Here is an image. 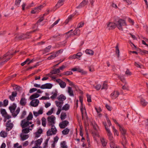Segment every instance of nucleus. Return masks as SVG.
<instances>
[{
  "mask_svg": "<svg viewBox=\"0 0 148 148\" xmlns=\"http://www.w3.org/2000/svg\"><path fill=\"white\" fill-rule=\"evenodd\" d=\"M7 133L4 131H2L0 133V136L5 138L7 136Z\"/></svg>",
  "mask_w": 148,
  "mask_h": 148,
  "instance_id": "f704fd0d",
  "label": "nucleus"
},
{
  "mask_svg": "<svg viewBox=\"0 0 148 148\" xmlns=\"http://www.w3.org/2000/svg\"><path fill=\"white\" fill-rule=\"evenodd\" d=\"M13 88L19 92L21 91L22 90V88L21 87L17 85L14 86Z\"/></svg>",
  "mask_w": 148,
  "mask_h": 148,
  "instance_id": "79ce46f5",
  "label": "nucleus"
},
{
  "mask_svg": "<svg viewBox=\"0 0 148 148\" xmlns=\"http://www.w3.org/2000/svg\"><path fill=\"white\" fill-rule=\"evenodd\" d=\"M112 129L113 130V132L114 135H116L117 136H119V133L118 131L114 127L112 126Z\"/></svg>",
  "mask_w": 148,
  "mask_h": 148,
  "instance_id": "c03bdc74",
  "label": "nucleus"
},
{
  "mask_svg": "<svg viewBox=\"0 0 148 148\" xmlns=\"http://www.w3.org/2000/svg\"><path fill=\"white\" fill-rule=\"evenodd\" d=\"M122 144L124 146V145L126 144L127 143V141L126 139V138L123 136L122 138Z\"/></svg>",
  "mask_w": 148,
  "mask_h": 148,
  "instance_id": "603ef678",
  "label": "nucleus"
},
{
  "mask_svg": "<svg viewBox=\"0 0 148 148\" xmlns=\"http://www.w3.org/2000/svg\"><path fill=\"white\" fill-rule=\"evenodd\" d=\"M74 35L79 36L80 34V30L78 28H76L74 31Z\"/></svg>",
  "mask_w": 148,
  "mask_h": 148,
  "instance_id": "37998d69",
  "label": "nucleus"
},
{
  "mask_svg": "<svg viewBox=\"0 0 148 148\" xmlns=\"http://www.w3.org/2000/svg\"><path fill=\"white\" fill-rule=\"evenodd\" d=\"M16 107V104H13L11 106L9 107V109L11 112H13L14 111Z\"/></svg>",
  "mask_w": 148,
  "mask_h": 148,
  "instance_id": "2f4dec72",
  "label": "nucleus"
},
{
  "mask_svg": "<svg viewBox=\"0 0 148 148\" xmlns=\"http://www.w3.org/2000/svg\"><path fill=\"white\" fill-rule=\"evenodd\" d=\"M119 93L117 91H114L110 95V97L112 99H115L118 97Z\"/></svg>",
  "mask_w": 148,
  "mask_h": 148,
  "instance_id": "f3484780",
  "label": "nucleus"
},
{
  "mask_svg": "<svg viewBox=\"0 0 148 148\" xmlns=\"http://www.w3.org/2000/svg\"><path fill=\"white\" fill-rule=\"evenodd\" d=\"M21 0H16L15 5L17 6H18L20 4Z\"/></svg>",
  "mask_w": 148,
  "mask_h": 148,
  "instance_id": "774afa93",
  "label": "nucleus"
},
{
  "mask_svg": "<svg viewBox=\"0 0 148 148\" xmlns=\"http://www.w3.org/2000/svg\"><path fill=\"white\" fill-rule=\"evenodd\" d=\"M56 82L59 85L60 87L62 88H64L66 87V84L60 79H56Z\"/></svg>",
  "mask_w": 148,
  "mask_h": 148,
  "instance_id": "9b49d317",
  "label": "nucleus"
},
{
  "mask_svg": "<svg viewBox=\"0 0 148 148\" xmlns=\"http://www.w3.org/2000/svg\"><path fill=\"white\" fill-rule=\"evenodd\" d=\"M93 86L97 90H99L101 87V85L99 84H97L96 86H95L94 85Z\"/></svg>",
  "mask_w": 148,
  "mask_h": 148,
  "instance_id": "5fc2aeb1",
  "label": "nucleus"
},
{
  "mask_svg": "<svg viewBox=\"0 0 148 148\" xmlns=\"http://www.w3.org/2000/svg\"><path fill=\"white\" fill-rule=\"evenodd\" d=\"M61 147L62 148H67L68 146L66 145L65 141H63L61 142L60 144Z\"/></svg>",
  "mask_w": 148,
  "mask_h": 148,
  "instance_id": "4c0bfd02",
  "label": "nucleus"
},
{
  "mask_svg": "<svg viewBox=\"0 0 148 148\" xmlns=\"http://www.w3.org/2000/svg\"><path fill=\"white\" fill-rule=\"evenodd\" d=\"M51 47V46H49L46 48L45 49V51L46 52H48L50 51Z\"/></svg>",
  "mask_w": 148,
  "mask_h": 148,
  "instance_id": "69168bd1",
  "label": "nucleus"
},
{
  "mask_svg": "<svg viewBox=\"0 0 148 148\" xmlns=\"http://www.w3.org/2000/svg\"><path fill=\"white\" fill-rule=\"evenodd\" d=\"M60 71L58 69H55L51 72V73L53 74H56L60 73Z\"/></svg>",
  "mask_w": 148,
  "mask_h": 148,
  "instance_id": "09e8293b",
  "label": "nucleus"
},
{
  "mask_svg": "<svg viewBox=\"0 0 148 148\" xmlns=\"http://www.w3.org/2000/svg\"><path fill=\"white\" fill-rule=\"evenodd\" d=\"M32 124V122H30L28 121L26 119H25L21 121V125L22 128H25L27 127H29L30 126L29 125H31Z\"/></svg>",
  "mask_w": 148,
  "mask_h": 148,
  "instance_id": "39448f33",
  "label": "nucleus"
},
{
  "mask_svg": "<svg viewBox=\"0 0 148 148\" xmlns=\"http://www.w3.org/2000/svg\"><path fill=\"white\" fill-rule=\"evenodd\" d=\"M58 94V92L57 90H55L53 91L51 95H52L50 97V98L53 100H54L57 98Z\"/></svg>",
  "mask_w": 148,
  "mask_h": 148,
  "instance_id": "2eb2a0df",
  "label": "nucleus"
},
{
  "mask_svg": "<svg viewBox=\"0 0 148 148\" xmlns=\"http://www.w3.org/2000/svg\"><path fill=\"white\" fill-rule=\"evenodd\" d=\"M34 127V124L31 125L29 127H27L23 129L22 130V132L26 134L29 133L30 131H31L33 129Z\"/></svg>",
  "mask_w": 148,
  "mask_h": 148,
  "instance_id": "6e6552de",
  "label": "nucleus"
},
{
  "mask_svg": "<svg viewBox=\"0 0 148 148\" xmlns=\"http://www.w3.org/2000/svg\"><path fill=\"white\" fill-rule=\"evenodd\" d=\"M40 96V95L37 93H36L31 95L30 97V99L31 100L34 99H35L37 98Z\"/></svg>",
  "mask_w": 148,
  "mask_h": 148,
  "instance_id": "c756f323",
  "label": "nucleus"
},
{
  "mask_svg": "<svg viewBox=\"0 0 148 148\" xmlns=\"http://www.w3.org/2000/svg\"><path fill=\"white\" fill-rule=\"evenodd\" d=\"M119 129L122 135L124 136L126 134V130L121 125L119 126Z\"/></svg>",
  "mask_w": 148,
  "mask_h": 148,
  "instance_id": "a878e982",
  "label": "nucleus"
},
{
  "mask_svg": "<svg viewBox=\"0 0 148 148\" xmlns=\"http://www.w3.org/2000/svg\"><path fill=\"white\" fill-rule=\"evenodd\" d=\"M69 122L67 120H65L60 122L59 124L60 128L61 129L65 128L69 124Z\"/></svg>",
  "mask_w": 148,
  "mask_h": 148,
  "instance_id": "9d476101",
  "label": "nucleus"
},
{
  "mask_svg": "<svg viewBox=\"0 0 148 148\" xmlns=\"http://www.w3.org/2000/svg\"><path fill=\"white\" fill-rule=\"evenodd\" d=\"M57 99L60 101H63L66 99V96L63 94H61L57 98Z\"/></svg>",
  "mask_w": 148,
  "mask_h": 148,
  "instance_id": "bb28decb",
  "label": "nucleus"
},
{
  "mask_svg": "<svg viewBox=\"0 0 148 148\" xmlns=\"http://www.w3.org/2000/svg\"><path fill=\"white\" fill-rule=\"evenodd\" d=\"M116 26L120 30H123V26H127V25L125 20L120 19L116 22Z\"/></svg>",
  "mask_w": 148,
  "mask_h": 148,
  "instance_id": "7ed1b4c3",
  "label": "nucleus"
},
{
  "mask_svg": "<svg viewBox=\"0 0 148 148\" xmlns=\"http://www.w3.org/2000/svg\"><path fill=\"white\" fill-rule=\"evenodd\" d=\"M70 131V129L68 128H66L64 129L62 132V133L63 135H66L68 134Z\"/></svg>",
  "mask_w": 148,
  "mask_h": 148,
  "instance_id": "ea45409f",
  "label": "nucleus"
},
{
  "mask_svg": "<svg viewBox=\"0 0 148 148\" xmlns=\"http://www.w3.org/2000/svg\"><path fill=\"white\" fill-rule=\"evenodd\" d=\"M73 74V73L71 71H67L64 73V74L66 75H69Z\"/></svg>",
  "mask_w": 148,
  "mask_h": 148,
  "instance_id": "052dcab7",
  "label": "nucleus"
},
{
  "mask_svg": "<svg viewBox=\"0 0 148 148\" xmlns=\"http://www.w3.org/2000/svg\"><path fill=\"white\" fill-rule=\"evenodd\" d=\"M33 118V115L32 114V113H30L28 116L27 117V118L26 119H27L28 120V121H29V120H32V119Z\"/></svg>",
  "mask_w": 148,
  "mask_h": 148,
  "instance_id": "864d4df0",
  "label": "nucleus"
},
{
  "mask_svg": "<svg viewBox=\"0 0 148 148\" xmlns=\"http://www.w3.org/2000/svg\"><path fill=\"white\" fill-rule=\"evenodd\" d=\"M68 92L70 96L71 97L74 96L72 88L70 87H68Z\"/></svg>",
  "mask_w": 148,
  "mask_h": 148,
  "instance_id": "cd10ccee",
  "label": "nucleus"
},
{
  "mask_svg": "<svg viewBox=\"0 0 148 148\" xmlns=\"http://www.w3.org/2000/svg\"><path fill=\"white\" fill-rule=\"evenodd\" d=\"M63 102L61 101H55V103L57 107H58L61 108L62 107V106L63 104Z\"/></svg>",
  "mask_w": 148,
  "mask_h": 148,
  "instance_id": "c85d7f7f",
  "label": "nucleus"
},
{
  "mask_svg": "<svg viewBox=\"0 0 148 148\" xmlns=\"http://www.w3.org/2000/svg\"><path fill=\"white\" fill-rule=\"evenodd\" d=\"M47 119L49 125L51 126L54 125L55 123L56 119V118L54 116L51 115L49 116L48 117Z\"/></svg>",
  "mask_w": 148,
  "mask_h": 148,
  "instance_id": "423d86ee",
  "label": "nucleus"
},
{
  "mask_svg": "<svg viewBox=\"0 0 148 148\" xmlns=\"http://www.w3.org/2000/svg\"><path fill=\"white\" fill-rule=\"evenodd\" d=\"M63 4V3L61 2L59 0L58 3L56 5V6L57 8H58L60 7Z\"/></svg>",
  "mask_w": 148,
  "mask_h": 148,
  "instance_id": "8fccbe9b",
  "label": "nucleus"
},
{
  "mask_svg": "<svg viewBox=\"0 0 148 148\" xmlns=\"http://www.w3.org/2000/svg\"><path fill=\"white\" fill-rule=\"evenodd\" d=\"M121 81L125 84V85L123 86L122 87V89L123 90H129V87L127 85V82L126 81L125 79H121Z\"/></svg>",
  "mask_w": 148,
  "mask_h": 148,
  "instance_id": "6ab92c4d",
  "label": "nucleus"
},
{
  "mask_svg": "<svg viewBox=\"0 0 148 148\" xmlns=\"http://www.w3.org/2000/svg\"><path fill=\"white\" fill-rule=\"evenodd\" d=\"M13 55V53L8 51L3 56L0 57V60H4L0 64H4L5 62L8 61L12 58V56Z\"/></svg>",
  "mask_w": 148,
  "mask_h": 148,
  "instance_id": "f257e3e1",
  "label": "nucleus"
},
{
  "mask_svg": "<svg viewBox=\"0 0 148 148\" xmlns=\"http://www.w3.org/2000/svg\"><path fill=\"white\" fill-rule=\"evenodd\" d=\"M53 108H51V110L49 111L47 113V115H49V116L51 115L53 113Z\"/></svg>",
  "mask_w": 148,
  "mask_h": 148,
  "instance_id": "680f3d73",
  "label": "nucleus"
},
{
  "mask_svg": "<svg viewBox=\"0 0 148 148\" xmlns=\"http://www.w3.org/2000/svg\"><path fill=\"white\" fill-rule=\"evenodd\" d=\"M67 117V114L66 112H63L61 113L60 118L62 120L65 119Z\"/></svg>",
  "mask_w": 148,
  "mask_h": 148,
  "instance_id": "473e14b6",
  "label": "nucleus"
},
{
  "mask_svg": "<svg viewBox=\"0 0 148 148\" xmlns=\"http://www.w3.org/2000/svg\"><path fill=\"white\" fill-rule=\"evenodd\" d=\"M135 65L137 67H139L140 68H142L143 67V66L142 65H140L138 63L135 62L134 63Z\"/></svg>",
  "mask_w": 148,
  "mask_h": 148,
  "instance_id": "4d7b16f0",
  "label": "nucleus"
},
{
  "mask_svg": "<svg viewBox=\"0 0 148 148\" xmlns=\"http://www.w3.org/2000/svg\"><path fill=\"white\" fill-rule=\"evenodd\" d=\"M57 130L54 125L51 126V129H49L47 132V135L48 136L56 134Z\"/></svg>",
  "mask_w": 148,
  "mask_h": 148,
  "instance_id": "20e7f679",
  "label": "nucleus"
},
{
  "mask_svg": "<svg viewBox=\"0 0 148 148\" xmlns=\"http://www.w3.org/2000/svg\"><path fill=\"white\" fill-rule=\"evenodd\" d=\"M116 53L117 54V56L118 57H119V51L118 47V46H116Z\"/></svg>",
  "mask_w": 148,
  "mask_h": 148,
  "instance_id": "bf43d9fd",
  "label": "nucleus"
},
{
  "mask_svg": "<svg viewBox=\"0 0 148 148\" xmlns=\"http://www.w3.org/2000/svg\"><path fill=\"white\" fill-rule=\"evenodd\" d=\"M52 86V85L50 83H47L45 84L42 85L41 86V89H51Z\"/></svg>",
  "mask_w": 148,
  "mask_h": 148,
  "instance_id": "a211bd4d",
  "label": "nucleus"
},
{
  "mask_svg": "<svg viewBox=\"0 0 148 148\" xmlns=\"http://www.w3.org/2000/svg\"><path fill=\"white\" fill-rule=\"evenodd\" d=\"M70 105L68 104H66L62 107V110L67 111L69 109Z\"/></svg>",
  "mask_w": 148,
  "mask_h": 148,
  "instance_id": "72a5a7b5",
  "label": "nucleus"
},
{
  "mask_svg": "<svg viewBox=\"0 0 148 148\" xmlns=\"http://www.w3.org/2000/svg\"><path fill=\"white\" fill-rule=\"evenodd\" d=\"M100 139L102 145L103 146H106L107 144V142L105 140L104 138H101Z\"/></svg>",
  "mask_w": 148,
  "mask_h": 148,
  "instance_id": "49530a36",
  "label": "nucleus"
},
{
  "mask_svg": "<svg viewBox=\"0 0 148 148\" xmlns=\"http://www.w3.org/2000/svg\"><path fill=\"white\" fill-rule=\"evenodd\" d=\"M29 35L28 34H23L19 36H16L15 37L16 38H17L19 40L24 39L25 38H28V36Z\"/></svg>",
  "mask_w": 148,
  "mask_h": 148,
  "instance_id": "4be33fe9",
  "label": "nucleus"
},
{
  "mask_svg": "<svg viewBox=\"0 0 148 148\" xmlns=\"http://www.w3.org/2000/svg\"><path fill=\"white\" fill-rule=\"evenodd\" d=\"M116 27V23L113 22H108L106 25V28L109 30L114 29Z\"/></svg>",
  "mask_w": 148,
  "mask_h": 148,
  "instance_id": "0eeeda50",
  "label": "nucleus"
},
{
  "mask_svg": "<svg viewBox=\"0 0 148 148\" xmlns=\"http://www.w3.org/2000/svg\"><path fill=\"white\" fill-rule=\"evenodd\" d=\"M95 109L96 110V112L98 113V115L99 117H101V115L100 113V112L101 111V110L100 107L97 108L95 107Z\"/></svg>",
  "mask_w": 148,
  "mask_h": 148,
  "instance_id": "58836bf2",
  "label": "nucleus"
},
{
  "mask_svg": "<svg viewBox=\"0 0 148 148\" xmlns=\"http://www.w3.org/2000/svg\"><path fill=\"white\" fill-rule=\"evenodd\" d=\"M49 99L50 97H49L46 96H42L39 99L40 100H46Z\"/></svg>",
  "mask_w": 148,
  "mask_h": 148,
  "instance_id": "e2e57ef3",
  "label": "nucleus"
},
{
  "mask_svg": "<svg viewBox=\"0 0 148 148\" xmlns=\"http://www.w3.org/2000/svg\"><path fill=\"white\" fill-rule=\"evenodd\" d=\"M82 53L81 52H79L75 54L76 55V58L79 59V60H80V58L82 56Z\"/></svg>",
  "mask_w": 148,
  "mask_h": 148,
  "instance_id": "3c124183",
  "label": "nucleus"
},
{
  "mask_svg": "<svg viewBox=\"0 0 148 148\" xmlns=\"http://www.w3.org/2000/svg\"><path fill=\"white\" fill-rule=\"evenodd\" d=\"M39 103V101L38 99H32L30 102V105L33 107H36L38 106Z\"/></svg>",
  "mask_w": 148,
  "mask_h": 148,
  "instance_id": "ddd939ff",
  "label": "nucleus"
},
{
  "mask_svg": "<svg viewBox=\"0 0 148 148\" xmlns=\"http://www.w3.org/2000/svg\"><path fill=\"white\" fill-rule=\"evenodd\" d=\"M42 140L43 139L42 138L38 139L36 140L35 142V146L32 148H42V147L40 146L42 142ZM48 141V140L47 139L46 141L45 142L44 146L43 148H46V147L47 146Z\"/></svg>",
  "mask_w": 148,
  "mask_h": 148,
  "instance_id": "f03ea898",
  "label": "nucleus"
},
{
  "mask_svg": "<svg viewBox=\"0 0 148 148\" xmlns=\"http://www.w3.org/2000/svg\"><path fill=\"white\" fill-rule=\"evenodd\" d=\"M140 104L143 107H145L148 104V102L144 98H141L140 100Z\"/></svg>",
  "mask_w": 148,
  "mask_h": 148,
  "instance_id": "4468645a",
  "label": "nucleus"
},
{
  "mask_svg": "<svg viewBox=\"0 0 148 148\" xmlns=\"http://www.w3.org/2000/svg\"><path fill=\"white\" fill-rule=\"evenodd\" d=\"M20 108H18L15 112L14 111L13 112H11L12 113V115L14 117H16L19 113L20 111Z\"/></svg>",
  "mask_w": 148,
  "mask_h": 148,
  "instance_id": "e433bc0d",
  "label": "nucleus"
},
{
  "mask_svg": "<svg viewBox=\"0 0 148 148\" xmlns=\"http://www.w3.org/2000/svg\"><path fill=\"white\" fill-rule=\"evenodd\" d=\"M42 8V5H40L38 7H36L31 11V13L32 14L38 13L40 11Z\"/></svg>",
  "mask_w": 148,
  "mask_h": 148,
  "instance_id": "dca6fc26",
  "label": "nucleus"
},
{
  "mask_svg": "<svg viewBox=\"0 0 148 148\" xmlns=\"http://www.w3.org/2000/svg\"><path fill=\"white\" fill-rule=\"evenodd\" d=\"M21 104L22 106H24L26 103V99L24 98H22L20 101Z\"/></svg>",
  "mask_w": 148,
  "mask_h": 148,
  "instance_id": "a19ab883",
  "label": "nucleus"
},
{
  "mask_svg": "<svg viewBox=\"0 0 148 148\" xmlns=\"http://www.w3.org/2000/svg\"><path fill=\"white\" fill-rule=\"evenodd\" d=\"M1 113L2 114V115L4 116L5 115L7 114L6 112L5 111V110L4 109H1Z\"/></svg>",
  "mask_w": 148,
  "mask_h": 148,
  "instance_id": "6e6d98bb",
  "label": "nucleus"
},
{
  "mask_svg": "<svg viewBox=\"0 0 148 148\" xmlns=\"http://www.w3.org/2000/svg\"><path fill=\"white\" fill-rule=\"evenodd\" d=\"M103 124L104 125L106 130L107 133V135L109 139L110 140H112L113 139V137L109 129L107 127V125L106 124V123H104Z\"/></svg>",
  "mask_w": 148,
  "mask_h": 148,
  "instance_id": "1a4fd4ad",
  "label": "nucleus"
},
{
  "mask_svg": "<svg viewBox=\"0 0 148 148\" xmlns=\"http://www.w3.org/2000/svg\"><path fill=\"white\" fill-rule=\"evenodd\" d=\"M13 126V124L11 123L10 120H9L7 122L6 124V130L7 131H9L12 128Z\"/></svg>",
  "mask_w": 148,
  "mask_h": 148,
  "instance_id": "f8f14e48",
  "label": "nucleus"
},
{
  "mask_svg": "<svg viewBox=\"0 0 148 148\" xmlns=\"http://www.w3.org/2000/svg\"><path fill=\"white\" fill-rule=\"evenodd\" d=\"M43 110V109L42 108H41L37 112L34 111L33 112V114L35 116L37 117L39 115L41 114H42Z\"/></svg>",
  "mask_w": 148,
  "mask_h": 148,
  "instance_id": "aec40b11",
  "label": "nucleus"
},
{
  "mask_svg": "<svg viewBox=\"0 0 148 148\" xmlns=\"http://www.w3.org/2000/svg\"><path fill=\"white\" fill-rule=\"evenodd\" d=\"M93 136L95 137H99V135L98 132L95 131L93 132Z\"/></svg>",
  "mask_w": 148,
  "mask_h": 148,
  "instance_id": "0e129e2a",
  "label": "nucleus"
},
{
  "mask_svg": "<svg viewBox=\"0 0 148 148\" xmlns=\"http://www.w3.org/2000/svg\"><path fill=\"white\" fill-rule=\"evenodd\" d=\"M93 125L94 129L96 131H98L99 130V128L97 125L95 123H94V124Z\"/></svg>",
  "mask_w": 148,
  "mask_h": 148,
  "instance_id": "13d9d810",
  "label": "nucleus"
},
{
  "mask_svg": "<svg viewBox=\"0 0 148 148\" xmlns=\"http://www.w3.org/2000/svg\"><path fill=\"white\" fill-rule=\"evenodd\" d=\"M73 30L71 29L65 33L66 36L67 38L71 37L74 35V33L73 32Z\"/></svg>",
  "mask_w": 148,
  "mask_h": 148,
  "instance_id": "393cba45",
  "label": "nucleus"
},
{
  "mask_svg": "<svg viewBox=\"0 0 148 148\" xmlns=\"http://www.w3.org/2000/svg\"><path fill=\"white\" fill-rule=\"evenodd\" d=\"M73 16V15H71L70 16L68 17V18L67 19H66V20L65 21V23L66 24L68 23L69 21H70L72 19Z\"/></svg>",
  "mask_w": 148,
  "mask_h": 148,
  "instance_id": "de8ad7c7",
  "label": "nucleus"
},
{
  "mask_svg": "<svg viewBox=\"0 0 148 148\" xmlns=\"http://www.w3.org/2000/svg\"><path fill=\"white\" fill-rule=\"evenodd\" d=\"M85 52L86 54L90 56H92L94 54V51L91 50L87 49L85 51Z\"/></svg>",
  "mask_w": 148,
  "mask_h": 148,
  "instance_id": "c9c22d12",
  "label": "nucleus"
},
{
  "mask_svg": "<svg viewBox=\"0 0 148 148\" xmlns=\"http://www.w3.org/2000/svg\"><path fill=\"white\" fill-rule=\"evenodd\" d=\"M60 50H59L57 52H55L53 54L51 55L50 56L48 57L47 59L50 60L58 56V53H60Z\"/></svg>",
  "mask_w": 148,
  "mask_h": 148,
  "instance_id": "5701e85b",
  "label": "nucleus"
},
{
  "mask_svg": "<svg viewBox=\"0 0 148 148\" xmlns=\"http://www.w3.org/2000/svg\"><path fill=\"white\" fill-rule=\"evenodd\" d=\"M42 124L44 127H45L46 125V119L44 117H43L42 119Z\"/></svg>",
  "mask_w": 148,
  "mask_h": 148,
  "instance_id": "a18cd8bd",
  "label": "nucleus"
},
{
  "mask_svg": "<svg viewBox=\"0 0 148 148\" xmlns=\"http://www.w3.org/2000/svg\"><path fill=\"white\" fill-rule=\"evenodd\" d=\"M88 1L84 0L79 5L78 7H84L88 3Z\"/></svg>",
  "mask_w": 148,
  "mask_h": 148,
  "instance_id": "7c9ffc66",
  "label": "nucleus"
},
{
  "mask_svg": "<svg viewBox=\"0 0 148 148\" xmlns=\"http://www.w3.org/2000/svg\"><path fill=\"white\" fill-rule=\"evenodd\" d=\"M43 132L41 128L39 129L35 133V137L36 138H38L40 136L41 134H42Z\"/></svg>",
  "mask_w": 148,
  "mask_h": 148,
  "instance_id": "412c9836",
  "label": "nucleus"
},
{
  "mask_svg": "<svg viewBox=\"0 0 148 148\" xmlns=\"http://www.w3.org/2000/svg\"><path fill=\"white\" fill-rule=\"evenodd\" d=\"M20 137L21 140L23 141L28 138L29 136L28 134H25L22 132L20 134Z\"/></svg>",
  "mask_w": 148,
  "mask_h": 148,
  "instance_id": "b1692460",
  "label": "nucleus"
},
{
  "mask_svg": "<svg viewBox=\"0 0 148 148\" xmlns=\"http://www.w3.org/2000/svg\"><path fill=\"white\" fill-rule=\"evenodd\" d=\"M128 21L132 25H133L134 23V21L133 20H132L130 18H129L128 19Z\"/></svg>",
  "mask_w": 148,
  "mask_h": 148,
  "instance_id": "338daca9",
  "label": "nucleus"
}]
</instances>
